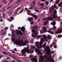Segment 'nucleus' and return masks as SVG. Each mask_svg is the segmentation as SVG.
Listing matches in <instances>:
<instances>
[{"mask_svg":"<svg viewBox=\"0 0 62 62\" xmlns=\"http://www.w3.org/2000/svg\"><path fill=\"white\" fill-rule=\"evenodd\" d=\"M28 42V41L26 40H25L24 42L23 41H22L21 40H18V41L16 39V41L15 42V43L17 45H18L19 46H25L26 45L27 43Z\"/></svg>","mask_w":62,"mask_h":62,"instance_id":"nucleus-1","label":"nucleus"},{"mask_svg":"<svg viewBox=\"0 0 62 62\" xmlns=\"http://www.w3.org/2000/svg\"><path fill=\"white\" fill-rule=\"evenodd\" d=\"M43 56L42 55H41L39 56V58H42L43 59H45L46 58H47V60L48 61H50L51 62H54V60L52 58V56L51 55H50L49 57V58H48V56L46 55H45Z\"/></svg>","mask_w":62,"mask_h":62,"instance_id":"nucleus-2","label":"nucleus"},{"mask_svg":"<svg viewBox=\"0 0 62 62\" xmlns=\"http://www.w3.org/2000/svg\"><path fill=\"white\" fill-rule=\"evenodd\" d=\"M40 40L41 41L39 43V42H36V46L38 48H41L42 46L43 43L42 42L44 41V38H40Z\"/></svg>","mask_w":62,"mask_h":62,"instance_id":"nucleus-3","label":"nucleus"},{"mask_svg":"<svg viewBox=\"0 0 62 62\" xmlns=\"http://www.w3.org/2000/svg\"><path fill=\"white\" fill-rule=\"evenodd\" d=\"M21 52L22 53V55H24L25 54L26 52L27 53H33L34 50H32L31 52L30 51V50H29V49L28 48H26L22 50Z\"/></svg>","mask_w":62,"mask_h":62,"instance_id":"nucleus-4","label":"nucleus"},{"mask_svg":"<svg viewBox=\"0 0 62 62\" xmlns=\"http://www.w3.org/2000/svg\"><path fill=\"white\" fill-rule=\"evenodd\" d=\"M49 46H47L45 47V50L46 51V53L47 54H48L49 55V57L50 56V55H51V56H51V54H50L51 53L54 54V51H49Z\"/></svg>","mask_w":62,"mask_h":62,"instance_id":"nucleus-5","label":"nucleus"},{"mask_svg":"<svg viewBox=\"0 0 62 62\" xmlns=\"http://www.w3.org/2000/svg\"><path fill=\"white\" fill-rule=\"evenodd\" d=\"M52 9L53 10L52 11H53V12H54V14H53V17L54 18H55V20H56V19H57V15L55 14L57 13V12L56 10L55 9L54 10V6H52Z\"/></svg>","mask_w":62,"mask_h":62,"instance_id":"nucleus-6","label":"nucleus"},{"mask_svg":"<svg viewBox=\"0 0 62 62\" xmlns=\"http://www.w3.org/2000/svg\"><path fill=\"white\" fill-rule=\"evenodd\" d=\"M32 29L31 31L32 32L34 33V35L35 36H37L36 30L35 29H38V26H35L32 27Z\"/></svg>","mask_w":62,"mask_h":62,"instance_id":"nucleus-7","label":"nucleus"},{"mask_svg":"<svg viewBox=\"0 0 62 62\" xmlns=\"http://www.w3.org/2000/svg\"><path fill=\"white\" fill-rule=\"evenodd\" d=\"M35 50L36 53H38V55H39V54L42 55V53L40 52V51L39 49H35Z\"/></svg>","mask_w":62,"mask_h":62,"instance_id":"nucleus-8","label":"nucleus"},{"mask_svg":"<svg viewBox=\"0 0 62 62\" xmlns=\"http://www.w3.org/2000/svg\"><path fill=\"white\" fill-rule=\"evenodd\" d=\"M19 34L20 35V36H22V35H23V33L20 30H18L16 32V35L18 36Z\"/></svg>","mask_w":62,"mask_h":62,"instance_id":"nucleus-9","label":"nucleus"},{"mask_svg":"<svg viewBox=\"0 0 62 62\" xmlns=\"http://www.w3.org/2000/svg\"><path fill=\"white\" fill-rule=\"evenodd\" d=\"M18 29H21V31L23 32H25V27H23L22 28L21 27H18Z\"/></svg>","mask_w":62,"mask_h":62,"instance_id":"nucleus-10","label":"nucleus"},{"mask_svg":"<svg viewBox=\"0 0 62 62\" xmlns=\"http://www.w3.org/2000/svg\"><path fill=\"white\" fill-rule=\"evenodd\" d=\"M62 32V30L61 29H58L57 31H56L55 32L56 34H58L59 33H60Z\"/></svg>","mask_w":62,"mask_h":62,"instance_id":"nucleus-11","label":"nucleus"},{"mask_svg":"<svg viewBox=\"0 0 62 62\" xmlns=\"http://www.w3.org/2000/svg\"><path fill=\"white\" fill-rule=\"evenodd\" d=\"M51 23L52 25H53L54 26L53 27V29H56V27L54 26L55 25V24L56 23L54 21L53 22H51Z\"/></svg>","mask_w":62,"mask_h":62,"instance_id":"nucleus-12","label":"nucleus"},{"mask_svg":"<svg viewBox=\"0 0 62 62\" xmlns=\"http://www.w3.org/2000/svg\"><path fill=\"white\" fill-rule=\"evenodd\" d=\"M31 61L33 62H38V59L36 58H32L31 59Z\"/></svg>","mask_w":62,"mask_h":62,"instance_id":"nucleus-13","label":"nucleus"},{"mask_svg":"<svg viewBox=\"0 0 62 62\" xmlns=\"http://www.w3.org/2000/svg\"><path fill=\"white\" fill-rule=\"evenodd\" d=\"M43 31H45L43 32V31H41V33H45L46 32V27H44L43 28Z\"/></svg>","mask_w":62,"mask_h":62,"instance_id":"nucleus-14","label":"nucleus"},{"mask_svg":"<svg viewBox=\"0 0 62 62\" xmlns=\"http://www.w3.org/2000/svg\"><path fill=\"white\" fill-rule=\"evenodd\" d=\"M43 37L44 38V40H46V41H47L48 40L47 39V36H46V35L45 34L43 36Z\"/></svg>","mask_w":62,"mask_h":62,"instance_id":"nucleus-15","label":"nucleus"},{"mask_svg":"<svg viewBox=\"0 0 62 62\" xmlns=\"http://www.w3.org/2000/svg\"><path fill=\"white\" fill-rule=\"evenodd\" d=\"M30 15H31V16H33L34 18H36V19H37V18H38V16H37L35 15L33 13H30Z\"/></svg>","mask_w":62,"mask_h":62,"instance_id":"nucleus-16","label":"nucleus"},{"mask_svg":"<svg viewBox=\"0 0 62 62\" xmlns=\"http://www.w3.org/2000/svg\"><path fill=\"white\" fill-rule=\"evenodd\" d=\"M46 19L47 21L49 22V20H53V18L51 17H49L48 18H47Z\"/></svg>","mask_w":62,"mask_h":62,"instance_id":"nucleus-17","label":"nucleus"},{"mask_svg":"<svg viewBox=\"0 0 62 62\" xmlns=\"http://www.w3.org/2000/svg\"><path fill=\"white\" fill-rule=\"evenodd\" d=\"M44 19H45V21L46 22L44 23V25H46V24L47 23H48V22L47 21V20H46L47 19L46 18H45Z\"/></svg>","mask_w":62,"mask_h":62,"instance_id":"nucleus-18","label":"nucleus"},{"mask_svg":"<svg viewBox=\"0 0 62 62\" xmlns=\"http://www.w3.org/2000/svg\"><path fill=\"white\" fill-rule=\"evenodd\" d=\"M28 20L29 22H31V21L32 20H33V17H28Z\"/></svg>","mask_w":62,"mask_h":62,"instance_id":"nucleus-19","label":"nucleus"},{"mask_svg":"<svg viewBox=\"0 0 62 62\" xmlns=\"http://www.w3.org/2000/svg\"><path fill=\"white\" fill-rule=\"evenodd\" d=\"M13 36L14 37V38L13 37H12L11 39L13 42H14V41H15V39H14V38H15V35H13Z\"/></svg>","mask_w":62,"mask_h":62,"instance_id":"nucleus-20","label":"nucleus"},{"mask_svg":"<svg viewBox=\"0 0 62 62\" xmlns=\"http://www.w3.org/2000/svg\"><path fill=\"white\" fill-rule=\"evenodd\" d=\"M39 5L41 6H42V7L41 8H43V7H44V4L42 3L40 4Z\"/></svg>","mask_w":62,"mask_h":62,"instance_id":"nucleus-21","label":"nucleus"},{"mask_svg":"<svg viewBox=\"0 0 62 62\" xmlns=\"http://www.w3.org/2000/svg\"><path fill=\"white\" fill-rule=\"evenodd\" d=\"M46 45H47V43H45L43 45H42V47L43 48H44L45 47H46Z\"/></svg>","mask_w":62,"mask_h":62,"instance_id":"nucleus-22","label":"nucleus"},{"mask_svg":"<svg viewBox=\"0 0 62 62\" xmlns=\"http://www.w3.org/2000/svg\"><path fill=\"white\" fill-rule=\"evenodd\" d=\"M10 19H12V20H9V21L10 22H11V21H12V20H14V17L13 16H11L10 17Z\"/></svg>","mask_w":62,"mask_h":62,"instance_id":"nucleus-23","label":"nucleus"},{"mask_svg":"<svg viewBox=\"0 0 62 62\" xmlns=\"http://www.w3.org/2000/svg\"><path fill=\"white\" fill-rule=\"evenodd\" d=\"M36 38L37 39H39L40 38H41V35H39L38 36H37Z\"/></svg>","mask_w":62,"mask_h":62,"instance_id":"nucleus-24","label":"nucleus"},{"mask_svg":"<svg viewBox=\"0 0 62 62\" xmlns=\"http://www.w3.org/2000/svg\"><path fill=\"white\" fill-rule=\"evenodd\" d=\"M39 62H43V59L42 58H41L40 60H39Z\"/></svg>","mask_w":62,"mask_h":62,"instance_id":"nucleus-25","label":"nucleus"},{"mask_svg":"<svg viewBox=\"0 0 62 62\" xmlns=\"http://www.w3.org/2000/svg\"><path fill=\"white\" fill-rule=\"evenodd\" d=\"M47 38L48 39H51V36H50V35H48V36H47Z\"/></svg>","mask_w":62,"mask_h":62,"instance_id":"nucleus-26","label":"nucleus"},{"mask_svg":"<svg viewBox=\"0 0 62 62\" xmlns=\"http://www.w3.org/2000/svg\"><path fill=\"white\" fill-rule=\"evenodd\" d=\"M54 7L55 8H56V9H58V8L56 7V5L55 4H54Z\"/></svg>","mask_w":62,"mask_h":62,"instance_id":"nucleus-27","label":"nucleus"},{"mask_svg":"<svg viewBox=\"0 0 62 62\" xmlns=\"http://www.w3.org/2000/svg\"><path fill=\"white\" fill-rule=\"evenodd\" d=\"M31 35V37H33V38H34V39H35V36L34 35V34H33V33H32Z\"/></svg>","mask_w":62,"mask_h":62,"instance_id":"nucleus-28","label":"nucleus"},{"mask_svg":"<svg viewBox=\"0 0 62 62\" xmlns=\"http://www.w3.org/2000/svg\"><path fill=\"white\" fill-rule=\"evenodd\" d=\"M6 33H5V32H3L2 33H1V35L3 36V35H6Z\"/></svg>","mask_w":62,"mask_h":62,"instance_id":"nucleus-29","label":"nucleus"},{"mask_svg":"<svg viewBox=\"0 0 62 62\" xmlns=\"http://www.w3.org/2000/svg\"><path fill=\"white\" fill-rule=\"evenodd\" d=\"M59 3V0H57V1H56L55 3L56 5H57L58 3Z\"/></svg>","mask_w":62,"mask_h":62,"instance_id":"nucleus-30","label":"nucleus"},{"mask_svg":"<svg viewBox=\"0 0 62 62\" xmlns=\"http://www.w3.org/2000/svg\"><path fill=\"white\" fill-rule=\"evenodd\" d=\"M54 47L55 48H57V46H56V43H55V44L54 45Z\"/></svg>","mask_w":62,"mask_h":62,"instance_id":"nucleus-31","label":"nucleus"},{"mask_svg":"<svg viewBox=\"0 0 62 62\" xmlns=\"http://www.w3.org/2000/svg\"><path fill=\"white\" fill-rule=\"evenodd\" d=\"M15 15H17V12H18V11H17V10H15Z\"/></svg>","mask_w":62,"mask_h":62,"instance_id":"nucleus-32","label":"nucleus"},{"mask_svg":"<svg viewBox=\"0 0 62 62\" xmlns=\"http://www.w3.org/2000/svg\"><path fill=\"white\" fill-rule=\"evenodd\" d=\"M58 38H61L62 37V35H58Z\"/></svg>","mask_w":62,"mask_h":62,"instance_id":"nucleus-33","label":"nucleus"},{"mask_svg":"<svg viewBox=\"0 0 62 62\" xmlns=\"http://www.w3.org/2000/svg\"><path fill=\"white\" fill-rule=\"evenodd\" d=\"M8 27H6L4 29V30H5V29H6V30H7L8 29Z\"/></svg>","mask_w":62,"mask_h":62,"instance_id":"nucleus-34","label":"nucleus"},{"mask_svg":"<svg viewBox=\"0 0 62 62\" xmlns=\"http://www.w3.org/2000/svg\"><path fill=\"white\" fill-rule=\"evenodd\" d=\"M35 11H36V12H39V10H37V9H35Z\"/></svg>","mask_w":62,"mask_h":62,"instance_id":"nucleus-35","label":"nucleus"},{"mask_svg":"<svg viewBox=\"0 0 62 62\" xmlns=\"http://www.w3.org/2000/svg\"><path fill=\"white\" fill-rule=\"evenodd\" d=\"M32 3H33V5H34V6L35 5V2L34 1Z\"/></svg>","mask_w":62,"mask_h":62,"instance_id":"nucleus-36","label":"nucleus"},{"mask_svg":"<svg viewBox=\"0 0 62 62\" xmlns=\"http://www.w3.org/2000/svg\"><path fill=\"white\" fill-rule=\"evenodd\" d=\"M3 53V54H7V53H6L5 52H4Z\"/></svg>","mask_w":62,"mask_h":62,"instance_id":"nucleus-37","label":"nucleus"},{"mask_svg":"<svg viewBox=\"0 0 62 62\" xmlns=\"http://www.w3.org/2000/svg\"><path fill=\"white\" fill-rule=\"evenodd\" d=\"M35 46H33L31 48L32 49H35Z\"/></svg>","mask_w":62,"mask_h":62,"instance_id":"nucleus-38","label":"nucleus"},{"mask_svg":"<svg viewBox=\"0 0 62 62\" xmlns=\"http://www.w3.org/2000/svg\"><path fill=\"white\" fill-rule=\"evenodd\" d=\"M31 24H34V22L33 21H32L31 23Z\"/></svg>","mask_w":62,"mask_h":62,"instance_id":"nucleus-39","label":"nucleus"},{"mask_svg":"<svg viewBox=\"0 0 62 62\" xmlns=\"http://www.w3.org/2000/svg\"><path fill=\"white\" fill-rule=\"evenodd\" d=\"M46 4H47V5H49V2H47V1H46Z\"/></svg>","mask_w":62,"mask_h":62,"instance_id":"nucleus-40","label":"nucleus"},{"mask_svg":"<svg viewBox=\"0 0 62 62\" xmlns=\"http://www.w3.org/2000/svg\"><path fill=\"white\" fill-rule=\"evenodd\" d=\"M3 16L4 18L5 17V14H4V12H3Z\"/></svg>","mask_w":62,"mask_h":62,"instance_id":"nucleus-41","label":"nucleus"},{"mask_svg":"<svg viewBox=\"0 0 62 62\" xmlns=\"http://www.w3.org/2000/svg\"><path fill=\"white\" fill-rule=\"evenodd\" d=\"M50 34H54V32L53 31H51L50 32Z\"/></svg>","mask_w":62,"mask_h":62,"instance_id":"nucleus-42","label":"nucleus"},{"mask_svg":"<svg viewBox=\"0 0 62 62\" xmlns=\"http://www.w3.org/2000/svg\"><path fill=\"white\" fill-rule=\"evenodd\" d=\"M47 32H48V33H50V32H51V30H48V31Z\"/></svg>","mask_w":62,"mask_h":62,"instance_id":"nucleus-43","label":"nucleus"},{"mask_svg":"<svg viewBox=\"0 0 62 62\" xmlns=\"http://www.w3.org/2000/svg\"><path fill=\"white\" fill-rule=\"evenodd\" d=\"M11 27H12V28H13V26L12 24H11Z\"/></svg>","mask_w":62,"mask_h":62,"instance_id":"nucleus-44","label":"nucleus"},{"mask_svg":"<svg viewBox=\"0 0 62 62\" xmlns=\"http://www.w3.org/2000/svg\"><path fill=\"white\" fill-rule=\"evenodd\" d=\"M14 31H13V32H12V33H13V35H15V33H14Z\"/></svg>","mask_w":62,"mask_h":62,"instance_id":"nucleus-45","label":"nucleus"},{"mask_svg":"<svg viewBox=\"0 0 62 62\" xmlns=\"http://www.w3.org/2000/svg\"><path fill=\"white\" fill-rule=\"evenodd\" d=\"M11 6H9V7H8L7 8V9H8L9 8H10V7H11Z\"/></svg>","mask_w":62,"mask_h":62,"instance_id":"nucleus-46","label":"nucleus"},{"mask_svg":"<svg viewBox=\"0 0 62 62\" xmlns=\"http://www.w3.org/2000/svg\"><path fill=\"white\" fill-rule=\"evenodd\" d=\"M18 1L17 2V3H19L21 1V0H17Z\"/></svg>","mask_w":62,"mask_h":62,"instance_id":"nucleus-47","label":"nucleus"},{"mask_svg":"<svg viewBox=\"0 0 62 62\" xmlns=\"http://www.w3.org/2000/svg\"><path fill=\"white\" fill-rule=\"evenodd\" d=\"M25 10H26L28 11V9H27V8H25Z\"/></svg>","mask_w":62,"mask_h":62,"instance_id":"nucleus-48","label":"nucleus"},{"mask_svg":"<svg viewBox=\"0 0 62 62\" xmlns=\"http://www.w3.org/2000/svg\"><path fill=\"white\" fill-rule=\"evenodd\" d=\"M46 0H40V1L42 2H44V1H45Z\"/></svg>","mask_w":62,"mask_h":62,"instance_id":"nucleus-49","label":"nucleus"},{"mask_svg":"<svg viewBox=\"0 0 62 62\" xmlns=\"http://www.w3.org/2000/svg\"><path fill=\"white\" fill-rule=\"evenodd\" d=\"M23 9H22L20 12V13H22L23 12Z\"/></svg>","mask_w":62,"mask_h":62,"instance_id":"nucleus-50","label":"nucleus"},{"mask_svg":"<svg viewBox=\"0 0 62 62\" xmlns=\"http://www.w3.org/2000/svg\"><path fill=\"white\" fill-rule=\"evenodd\" d=\"M20 9V8H17V9L16 10H17V11H18V10H19V9Z\"/></svg>","mask_w":62,"mask_h":62,"instance_id":"nucleus-51","label":"nucleus"},{"mask_svg":"<svg viewBox=\"0 0 62 62\" xmlns=\"http://www.w3.org/2000/svg\"><path fill=\"white\" fill-rule=\"evenodd\" d=\"M27 12H31L29 10H28L27 11Z\"/></svg>","mask_w":62,"mask_h":62,"instance_id":"nucleus-52","label":"nucleus"},{"mask_svg":"<svg viewBox=\"0 0 62 62\" xmlns=\"http://www.w3.org/2000/svg\"><path fill=\"white\" fill-rule=\"evenodd\" d=\"M50 46L51 48H52V47L53 46L52 45H50Z\"/></svg>","mask_w":62,"mask_h":62,"instance_id":"nucleus-53","label":"nucleus"},{"mask_svg":"<svg viewBox=\"0 0 62 62\" xmlns=\"http://www.w3.org/2000/svg\"><path fill=\"white\" fill-rule=\"evenodd\" d=\"M12 52L13 53H16L14 51H12Z\"/></svg>","mask_w":62,"mask_h":62,"instance_id":"nucleus-54","label":"nucleus"},{"mask_svg":"<svg viewBox=\"0 0 62 62\" xmlns=\"http://www.w3.org/2000/svg\"><path fill=\"white\" fill-rule=\"evenodd\" d=\"M49 11H50V13H52V11L51 10H49Z\"/></svg>","mask_w":62,"mask_h":62,"instance_id":"nucleus-55","label":"nucleus"},{"mask_svg":"<svg viewBox=\"0 0 62 62\" xmlns=\"http://www.w3.org/2000/svg\"><path fill=\"white\" fill-rule=\"evenodd\" d=\"M2 57H3V56L2 55H0V58H1Z\"/></svg>","mask_w":62,"mask_h":62,"instance_id":"nucleus-56","label":"nucleus"},{"mask_svg":"<svg viewBox=\"0 0 62 62\" xmlns=\"http://www.w3.org/2000/svg\"><path fill=\"white\" fill-rule=\"evenodd\" d=\"M3 20L2 19H1L0 20V22H3Z\"/></svg>","mask_w":62,"mask_h":62,"instance_id":"nucleus-57","label":"nucleus"},{"mask_svg":"<svg viewBox=\"0 0 62 62\" xmlns=\"http://www.w3.org/2000/svg\"><path fill=\"white\" fill-rule=\"evenodd\" d=\"M4 29H3V30H2L1 31V32H3V31H4Z\"/></svg>","mask_w":62,"mask_h":62,"instance_id":"nucleus-58","label":"nucleus"},{"mask_svg":"<svg viewBox=\"0 0 62 62\" xmlns=\"http://www.w3.org/2000/svg\"><path fill=\"white\" fill-rule=\"evenodd\" d=\"M32 55H30V58H31V57H32Z\"/></svg>","mask_w":62,"mask_h":62,"instance_id":"nucleus-59","label":"nucleus"},{"mask_svg":"<svg viewBox=\"0 0 62 62\" xmlns=\"http://www.w3.org/2000/svg\"><path fill=\"white\" fill-rule=\"evenodd\" d=\"M13 1V0H11L10 2H12V1Z\"/></svg>","mask_w":62,"mask_h":62,"instance_id":"nucleus-60","label":"nucleus"},{"mask_svg":"<svg viewBox=\"0 0 62 62\" xmlns=\"http://www.w3.org/2000/svg\"><path fill=\"white\" fill-rule=\"evenodd\" d=\"M54 42H53L52 43V45H54Z\"/></svg>","mask_w":62,"mask_h":62,"instance_id":"nucleus-61","label":"nucleus"},{"mask_svg":"<svg viewBox=\"0 0 62 62\" xmlns=\"http://www.w3.org/2000/svg\"><path fill=\"white\" fill-rule=\"evenodd\" d=\"M53 0H51L50 1V2H53Z\"/></svg>","mask_w":62,"mask_h":62,"instance_id":"nucleus-62","label":"nucleus"},{"mask_svg":"<svg viewBox=\"0 0 62 62\" xmlns=\"http://www.w3.org/2000/svg\"><path fill=\"white\" fill-rule=\"evenodd\" d=\"M31 40H32V41H34V39H31Z\"/></svg>","mask_w":62,"mask_h":62,"instance_id":"nucleus-63","label":"nucleus"},{"mask_svg":"<svg viewBox=\"0 0 62 62\" xmlns=\"http://www.w3.org/2000/svg\"><path fill=\"white\" fill-rule=\"evenodd\" d=\"M32 9V8L31 7H30V8H29V9Z\"/></svg>","mask_w":62,"mask_h":62,"instance_id":"nucleus-64","label":"nucleus"}]
</instances>
